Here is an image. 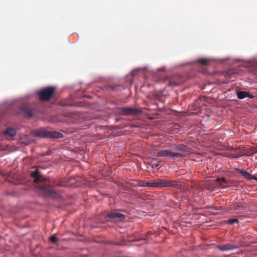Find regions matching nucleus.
<instances>
[{
    "instance_id": "obj_1",
    "label": "nucleus",
    "mask_w": 257,
    "mask_h": 257,
    "mask_svg": "<svg viewBox=\"0 0 257 257\" xmlns=\"http://www.w3.org/2000/svg\"><path fill=\"white\" fill-rule=\"evenodd\" d=\"M30 175L37 187L45 195L54 198H58L60 196L59 194L54 190L53 187L62 186V183L47 178L42 175L38 169H36L35 171H32Z\"/></svg>"
},
{
    "instance_id": "obj_2",
    "label": "nucleus",
    "mask_w": 257,
    "mask_h": 257,
    "mask_svg": "<svg viewBox=\"0 0 257 257\" xmlns=\"http://www.w3.org/2000/svg\"><path fill=\"white\" fill-rule=\"evenodd\" d=\"M150 152L154 157L158 158H167L177 159L188 155L190 154V148L182 145H175L170 149L157 150L152 148Z\"/></svg>"
},
{
    "instance_id": "obj_3",
    "label": "nucleus",
    "mask_w": 257,
    "mask_h": 257,
    "mask_svg": "<svg viewBox=\"0 0 257 257\" xmlns=\"http://www.w3.org/2000/svg\"><path fill=\"white\" fill-rule=\"evenodd\" d=\"M34 135L42 138L60 139L63 138L62 133L57 131H50L44 129L38 130L34 132Z\"/></svg>"
},
{
    "instance_id": "obj_4",
    "label": "nucleus",
    "mask_w": 257,
    "mask_h": 257,
    "mask_svg": "<svg viewBox=\"0 0 257 257\" xmlns=\"http://www.w3.org/2000/svg\"><path fill=\"white\" fill-rule=\"evenodd\" d=\"M55 91L54 88L49 87L39 91L38 94L41 100L48 101L52 97Z\"/></svg>"
},
{
    "instance_id": "obj_5",
    "label": "nucleus",
    "mask_w": 257,
    "mask_h": 257,
    "mask_svg": "<svg viewBox=\"0 0 257 257\" xmlns=\"http://www.w3.org/2000/svg\"><path fill=\"white\" fill-rule=\"evenodd\" d=\"M178 183L175 180H168L165 179H158L156 181V188H164L168 187H176Z\"/></svg>"
},
{
    "instance_id": "obj_6",
    "label": "nucleus",
    "mask_w": 257,
    "mask_h": 257,
    "mask_svg": "<svg viewBox=\"0 0 257 257\" xmlns=\"http://www.w3.org/2000/svg\"><path fill=\"white\" fill-rule=\"evenodd\" d=\"M34 109L29 104H23L20 106V113L27 117H30L34 114Z\"/></svg>"
},
{
    "instance_id": "obj_7",
    "label": "nucleus",
    "mask_w": 257,
    "mask_h": 257,
    "mask_svg": "<svg viewBox=\"0 0 257 257\" xmlns=\"http://www.w3.org/2000/svg\"><path fill=\"white\" fill-rule=\"evenodd\" d=\"M105 218L111 219L113 221L119 222L125 219V215L118 212H111L107 213Z\"/></svg>"
},
{
    "instance_id": "obj_8",
    "label": "nucleus",
    "mask_w": 257,
    "mask_h": 257,
    "mask_svg": "<svg viewBox=\"0 0 257 257\" xmlns=\"http://www.w3.org/2000/svg\"><path fill=\"white\" fill-rule=\"evenodd\" d=\"M167 82L168 86L174 87L180 85L182 83V80L179 75H176L171 77Z\"/></svg>"
},
{
    "instance_id": "obj_9",
    "label": "nucleus",
    "mask_w": 257,
    "mask_h": 257,
    "mask_svg": "<svg viewBox=\"0 0 257 257\" xmlns=\"http://www.w3.org/2000/svg\"><path fill=\"white\" fill-rule=\"evenodd\" d=\"M121 113L124 115H137L141 112V111L136 108L131 107L120 108Z\"/></svg>"
},
{
    "instance_id": "obj_10",
    "label": "nucleus",
    "mask_w": 257,
    "mask_h": 257,
    "mask_svg": "<svg viewBox=\"0 0 257 257\" xmlns=\"http://www.w3.org/2000/svg\"><path fill=\"white\" fill-rule=\"evenodd\" d=\"M237 246L230 243H227L225 244L219 245L217 246V248L221 251H227L232 250L233 249L237 248Z\"/></svg>"
},
{
    "instance_id": "obj_11",
    "label": "nucleus",
    "mask_w": 257,
    "mask_h": 257,
    "mask_svg": "<svg viewBox=\"0 0 257 257\" xmlns=\"http://www.w3.org/2000/svg\"><path fill=\"white\" fill-rule=\"evenodd\" d=\"M17 134V131L15 128L8 127L4 132V135L8 137H14Z\"/></svg>"
},
{
    "instance_id": "obj_12",
    "label": "nucleus",
    "mask_w": 257,
    "mask_h": 257,
    "mask_svg": "<svg viewBox=\"0 0 257 257\" xmlns=\"http://www.w3.org/2000/svg\"><path fill=\"white\" fill-rule=\"evenodd\" d=\"M237 96L239 99H242L247 97L252 98L253 97L251 94H249L246 91H238L237 92Z\"/></svg>"
},
{
    "instance_id": "obj_13",
    "label": "nucleus",
    "mask_w": 257,
    "mask_h": 257,
    "mask_svg": "<svg viewBox=\"0 0 257 257\" xmlns=\"http://www.w3.org/2000/svg\"><path fill=\"white\" fill-rule=\"evenodd\" d=\"M240 173H241V175H242V176H243L245 178H246L247 180H250L252 178L251 177V174L249 172H247L245 171L242 170L240 172Z\"/></svg>"
},
{
    "instance_id": "obj_14",
    "label": "nucleus",
    "mask_w": 257,
    "mask_h": 257,
    "mask_svg": "<svg viewBox=\"0 0 257 257\" xmlns=\"http://www.w3.org/2000/svg\"><path fill=\"white\" fill-rule=\"evenodd\" d=\"M197 62L202 65L206 66L208 65L209 60L207 59H200L197 60Z\"/></svg>"
},
{
    "instance_id": "obj_15",
    "label": "nucleus",
    "mask_w": 257,
    "mask_h": 257,
    "mask_svg": "<svg viewBox=\"0 0 257 257\" xmlns=\"http://www.w3.org/2000/svg\"><path fill=\"white\" fill-rule=\"evenodd\" d=\"M146 184L147 187L156 188V181L151 180L146 182Z\"/></svg>"
},
{
    "instance_id": "obj_16",
    "label": "nucleus",
    "mask_w": 257,
    "mask_h": 257,
    "mask_svg": "<svg viewBox=\"0 0 257 257\" xmlns=\"http://www.w3.org/2000/svg\"><path fill=\"white\" fill-rule=\"evenodd\" d=\"M238 222L239 220L237 218L229 219L227 221V223L229 225H232L234 223H238Z\"/></svg>"
},
{
    "instance_id": "obj_17",
    "label": "nucleus",
    "mask_w": 257,
    "mask_h": 257,
    "mask_svg": "<svg viewBox=\"0 0 257 257\" xmlns=\"http://www.w3.org/2000/svg\"><path fill=\"white\" fill-rule=\"evenodd\" d=\"M216 181L217 183H223L224 184H227L228 181L225 178H217L216 179Z\"/></svg>"
},
{
    "instance_id": "obj_18",
    "label": "nucleus",
    "mask_w": 257,
    "mask_h": 257,
    "mask_svg": "<svg viewBox=\"0 0 257 257\" xmlns=\"http://www.w3.org/2000/svg\"><path fill=\"white\" fill-rule=\"evenodd\" d=\"M243 206L242 205H234L233 206L232 208H231V209H233V210H243L244 209L243 208Z\"/></svg>"
},
{
    "instance_id": "obj_19",
    "label": "nucleus",
    "mask_w": 257,
    "mask_h": 257,
    "mask_svg": "<svg viewBox=\"0 0 257 257\" xmlns=\"http://www.w3.org/2000/svg\"><path fill=\"white\" fill-rule=\"evenodd\" d=\"M50 240L53 243H56L58 241V238L56 237L55 234L50 237Z\"/></svg>"
},
{
    "instance_id": "obj_20",
    "label": "nucleus",
    "mask_w": 257,
    "mask_h": 257,
    "mask_svg": "<svg viewBox=\"0 0 257 257\" xmlns=\"http://www.w3.org/2000/svg\"><path fill=\"white\" fill-rule=\"evenodd\" d=\"M218 185V187L219 188H225L226 186L225 185H224L225 184H224L223 183H221V182H220V183H217Z\"/></svg>"
},
{
    "instance_id": "obj_21",
    "label": "nucleus",
    "mask_w": 257,
    "mask_h": 257,
    "mask_svg": "<svg viewBox=\"0 0 257 257\" xmlns=\"http://www.w3.org/2000/svg\"><path fill=\"white\" fill-rule=\"evenodd\" d=\"M146 182H147L146 181H141L139 183V186L142 187H147L146 184Z\"/></svg>"
},
{
    "instance_id": "obj_22",
    "label": "nucleus",
    "mask_w": 257,
    "mask_h": 257,
    "mask_svg": "<svg viewBox=\"0 0 257 257\" xmlns=\"http://www.w3.org/2000/svg\"><path fill=\"white\" fill-rule=\"evenodd\" d=\"M158 166V165H157V164H154V165H152V167L153 168H155V167H157Z\"/></svg>"
},
{
    "instance_id": "obj_23",
    "label": "nucleus",
    "mask_w": 257,
    "mask_h": 257,
    "mask_svg": "<svg viewBox=\"0 0 257 257\" xmlns=\"http://www.w3.org/2000/svg\"><path fill=\"white\" fill-rule=\"evenodd\" d=\"M253 178L257 181V178L256 177H254V178Z\"/></svg>"
}]
</instances>
